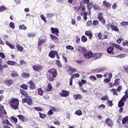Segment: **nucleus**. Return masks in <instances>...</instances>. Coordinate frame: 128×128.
Returning a JSON list of instances; mask_svg holds the SVG:
<instances>
[{
  "instance_id": "obj_61",
  "label": "nucleus",
  "mask_w": 128,
  "mask_h": 128,
  "mask_svg": "<svg viewBox=\"0 0 128 128\" xmlns=\"http://www.w3.org/2000/svg\"><path fill=\"white\" fill-rule=\"evenodd\" d=\"M27 36L28 38H34V34L32 33H28Z\"/></svg>"
},
{
  "instance_id": "obj_51",
  "label": "nucleus",
  "mask_w": 128,
  "mask_h": 128,
  "mask_svg": "<svg viewBox=\"0 0 128 128\" xmlns=\"http://www.w3.org/2000/svg\"><path fill=\"white\" fill-rule=\"evenodd\" d=\"M112 80H110V78H106L104 79V84H108V82H110Z\"/></svg>"
},
{
  "instance_id": "obj_27",
  "label": "nucleus",
  "mask_w": 128,
  "mask_h": 128,
  "mask_svg": "<svg viewBox=\"0 0 128 128\" xmlns=\"http://www.w3.org/2000/svg\"><path fill=\"white\" fill-rule=\"evenodd\" d=\"M80 14L81 16H84L83 18L84 20H88V13H86V12H84V13L82 12Z\"/></svg>"
},
{
  "instance_id": "obj_39",
  "label": "nucleus",
  "mask_w": 128,
  "mask_h": 128,
  "mask_svg": "<svg viewBox=\"0 0 128 128\" xmlns=\"http://www.w3.org/2000/svg\"><path fill=\"white\" fill-rule=\"evenodd\" d=\"M75 114L76 116H82V112L80 110H77L75 112Z\"/></svg>"
},
{
  "instance_id": "obj_20",
  "label": "nucleus",
  "mask_w": 128,
  "mask_h": 128,
  "mask_svg": "<svg viewBox=\"0 0 128 128\" xmlns=\"http://www.w3.org/2000/svg\"><path fill=\"white\" fill-rule=\"evenodd\" d=\"M6 64H8V66H16L18 64L16 62L14 61H10V60H8Z\"/></svg>"
},
{
  "instance_id": "obj_54",
  "label": "nucleus",
  "mask_w": 128,
  "mask_h": 128,
  "mask_svg": "<svg viewBox=\"0 0 128 128\" xmlns=\"http://www.w3.org/2000/svg\"><path fill=\"white\" fill-rule=\"evenodd\" d=\"M121 26H128V22H122L120 23Z\"/></svg>"
},
{
  "instance_id": "obj_59",
  "label": "nucleus",
  "mask_w": 128,
  "mask_h": 128,
  "mask_svg": "<svg viewBox=\"0 0 128 128\" xmlns=\"http://www.w3.org/2000/svg\"><path fill=\"white\" fill-rule=\"evenodd\" d=\"M0 57L2 58H6V55H4V52H0Z\"/></svg>"
},
{
  "instance_id": "obj_31",
  "label": "nucleus",
  "mask_w": 128,
  "mask_h": 128,
  "mask_svg": "<svg viewBox=\"0 0 128 128\" xmlns=\"http://www.w3.org/2000/svg\"><path fill=\"white\" fill-rule=\"evenodd\" d=\"M18 116L21 122H24V118H25L24 116H22V114H20Z\"/></svg>"
},
{
  "instance_id": "obj_50",
  "label": "nucleus",
  "mask_w": 128,
  "mask_h": 128,
  "mask_svg": "<svg viewBox=\"0 0 128 128\" xmlns=\"http://www.w3.org/2000/svg\"><path fill=\"white\" fill-rule=\"evenodd\" d=\"M89 78L90 80H92V82H94V80H96V78L94 76H90L89 77Z\"/></svg>"
},
{
  "instance_id": "obj_45",
  "label": "nucleus",
  "mask_w": 128,
  "mask_h": 128,
  "mask_svg": "<svg viewBox=\"0 0 128 128\" xmlns=\"http://www.w3.org/2000/svg\"><path fill=\"white\" fill-rule=\"evenodd\" d=\"M19 28L20 30H26V26L24 25H20L19 26Z\"/></svg>"
},
{
  "instance_id": "obj_37",
  "label": "nucleus",
  "mask_w": 128,
  "mask_h": 128,
  "mask_svg": "<svg viewBox=\"0 0 128 128\" xmlns=\"http://www.w3.org/2000/svg\"><path fill=\"white\" fill-rule=\"evenodd\" d=\"M111 28L112 30H114V32H120L118 28V27L114 25H112Z\"/></svg>"
},
{
  "instance_id": "obj_34",
  "label": "nucleus",
  "mask_w": 128,
  "mask_h": 128,
  "mask_svg": "<svg viewBox=\"0 0 128 128\" xmlns=\"http://www.w3.org/2000/svg\"><path fill=\"white\" fill-rule=\"evenodd\" d=\"M16 48L19 52H22V50H24V47L19 44L16 45Z\"/></svg>"
},
{
  "instance_id": "obj_44",
  "label": "nucleus",
  "mask_w": 128,
  "mask_h": 128,
  "mask_svg": "<svg viewBox=\"0 0 128 128\" xmlns=\"http://www.w3.org/2000/svg\"><path fill=\"white\" fill-rule=\"evenodd\" d=\"M82 40L84 42H86L88 41V38H86V36H82Z\"/></svg>"
},
{
  "instance_id": "obj_28",
  "label": "nucleus",
  "mask_w": 128,
  "mask_h": 128,
  "mask_svg": "<svg viewBox=\"0 0 128 128\" xmlns=\"http://www.w3.org/2000/svg\"><path fill=\"white\" fill-rule=\"evenodd\" d=\"M0 111L1 112H4V114H6V110L4 108V106L2 104H0Z\"/></svg>"
},
{
  "instance_id": "obj_14",
  "label": "nucleus",
  "mask_w": 128,
  "mask_h": 128,
  "mask_svg": "<svg viewBox=\"0 0 128 128\" xmlns=\"http://www.w3.org/2000/svg\"><path fill=\"white\" fill-rule=\"evenodd\" d=\"M85 34L87 36H88L90 40H92V32L90 30L86 31Z\"/></svg>"
},
{
  "instance_id": "obj_4",
  "label": "nucleus",
  "mask_w": 128,
  "mask_h": 128,
  "mask_svg": "<svg viewBox=\"0 0 128 128\" xmlns=\"http://www.w3.org/2000/svg\"><path fill=\"white\" fill-rule=\"evenodd\" d=\"M106 124H107L109 128H112V126H114V121L112 120V119L110 118H108L105 120Z\"/></svg>"
},
{
  "instance_id": "obj_41",
  "label": "nucleus",
  "mask_w": 128,
  "mask_h": 128,
  "mask_svg": "<svg viewBox=\"0 0 128 128\" xmlns=\"http://www.w3.org/2000/svg\"><path fill=\"white\" fill-rule=\"evenodd\" d=\"M10 120L15 124H16V122H18V118L14 116H11Z\"/></svg>"
},
{
  "instance_id": "obj_57",
  "label": "nucleus",
  "mask_w": 128,
  "mask_h": 128,
  "mask_svg": "<svg viewBox=\"0 0 128 128\" xmlns=\"http://www.w3.org/2000/svg\"><path fill=\"white\" fill-rule=\"evenodd\" d=\"M66 48L67 50H72L74 49V47L72 46H67Z\"/></svg>"
},
{
  "instance_id": "obj_24",
  "label": "nucleus",
  "mask_w": 128,
  "mask_h": 128,
  "mask_svg": "<svg viewBox=\"0 0 128 128\" xmlns=\"http://www.w3.org/2000/svg\"><path fill=\"white\" fill-rule=\"evenodd\" d=\"M6 46L10 48H12V50H13V48H14V44H10V42L8 41H6Z\"/></svg>"
},
{
  "instance_id": "obj_60",
  "label": "nucleus",
  "mask_w": 128,
  "mask_h": 128,
  "mask_svg": "<svg viewBox=\"0 0 128 128\" xmlns=\"http://www.w3.org/2000/svg\"><path fill=\"white\" fill-rule=\"evenodd\" d=\"M92 24H93L94 26H98V20H94L93 21Z\"/></svg>"
},
{
  "instance_id": "obj_5",
  "label": "nucleus",
  "mask_w": 128,
  "mask_h": 128,
  "mask_svg": "<svg viewBox=\"0 0 128 128\" xmlns=\"http://www.w3.org/2000/svg\"><path fill=\"white\" fill-rule=\"evenodd\" d=\"M32 69L34 72H40L42 70V66L38 64H36L32 66Z\"/></svg>"
},
{
  "instance_id": "obj_46",
  "label": "nucleus",
  "mask_w": 128,
  "mask_h": 128,
  "mask_svg": "<svg viewBox=\"0 0 128 128\" xmlns=\"http://www.w3.org/2000/svg\"><path fill=\"white\" fill-rule=\"evenodd\" d=\"M106 108V106L104 104H102L98 106V108L99 110H104Z\"/></svg>"
},
{
  "instance_id": "obj_48",
  "label": "nucleus",
  "mask_w": 128,
  "mask_h": 128,
  "mask_svg": "<svg viewBox=\"0 0 128 128\" xmlns=\"http://www.w3.org/2000/svg\"><path fill=\"white\" fill-rule=\"evenodd\" d=\"M94 56L96 58H100L102 56V53H96L94 54Z\"/></svg>"
},
{
  "instance_id": "obj_8",
  "label": "nucleus",
  "mask_w": 128,
  "mask_h": 128,
  "mask_svg": "<svg viewBox=\"0 0 128 128\" xmlns=\"http://www.w3.org/2000/svg\"><path fill=\"white\" fill-rule=\"evenodd\" d=\"M68 94H70V92L66 90H62L60 92V96H64V98H66Z\"/></svg>"
},
{
  "instance_id": "obj_25",
  "label": "nucleus",
  "mask_w": 128,
  "mask_h": 128,
  "mask_svg": "<svg viewBox=\"0 0 128 128\" xmlns=\"http://www.w3.org/2000/svg\"><path fill=\"white\" fill-rule=\"evenodd\" d=\"M10 76L12 78H16V76H18V74L16 71H12Z\"/></svg>"
},
{
  "instance_id": "obj_19",
  "label": "nucleus",
  "mask_w": 128,
  "mask_h": 128,
  "mask_svg": "<svg viewBox=\"0 0 128 128\" xmlns=\"http://www.w3.org/2000/svg\"><path fill=\"white\" fill-rule=\"evenodd\" d=\"M29 84H30V90H36V84H34L32 81H30Z\"/></svg>"
},
{
  "instance_id": "obj_16",
  "label": "nucleus",
  "mask_w": 128,
  "mask_h": 128,
  "mask_svg": "<svg viewBox=\"0 0 128 128\" xmlns=\"http://www.w3.org/2000/svg\"><path fill=\"white\" fill-rule=\"evenodd\" d=\"M4 84H6L7 86H11L12 84H14V80H6L4 81Z\"/></svg>"
},
{
  "instance_id": "obj_47",
  "label": "nucleus",
  "mask_w": 128,
  "mask_h": 128,
  "mask_svg": "<svg viewBox=\"0 0 128 128\" xmlns=\"http://www.w3.org/2000/svg\"><path fill=\"white\" fill-rule=\"evenodd\" d=\"M120 79H116V80H114V86H118V84H120Z\"/></svg>"
},
{
  "instance_id": "obj_26",
  "label": "nucleus",
  "mask_w": 128,
  "mask_h": 128,
  "mask_svg": "<svg viewBox=\"0 0 128 128\" xmlns=\"http://www.w3.org/2000/svg\"><path fill=\"white\" fill-rule=\"evenodd\" d=\"M38 94L39 96H41L44 95V90H42V88H38Z\"/></svg>"
},
{
  "instance_id": "obj_6",
  "label": "nucleus",
  "mask_w": 128,
  "mask_h": 128,
  "mask_svg": "<svg viewBox=\"0 0 128 128\" xmlns=\"http://www.w3.org/2000/svg\"><path fill=\"white\" fill-rule=\"evenodd\" d=\"M67 72L68 74H72V72H76V69L72 68L70 66H68Z\"/></svg>"
},
{
  "instance_id": "obj_40",
  "label": "nucleus",
  "mask_w": 128,
  "mask_h": 128,
  "mask_svg": "<svg viewBox=\"0 0 128 128\" xmlns=\"http://www.w3.org/2000/svg\"><path fill=\"white\" fill-rule=\"evenodd\" d=\"M50 38L52 40H58V37L52 34L50 35Z\"/></svg>"
},
{
  "instance_id": "obj_3",
  "label": "nucleus",
  "mask_w": 128,
  "mask_h": 128,
  "mask_svg": "<svg viewBox=\"0 0 128 128\" xmlns=\"http://www.w3.org/2000/svg\"><path fill=\"white\" fill-rule=\"evenodd\" d=\"M48 74L52 76L54 78H56V76H58V72H56V68H51L48 70Z\"/></svg>"
},
{
  "instance_id": "obj_63",
  "label": "nucleus",
  "mask_w": 128,
  "mask_h": 128,
  "mask_svg": "<svg viewBox=\"0 0 128 128\" xmlns=\"http://www.w3.org/2000/svg\"><path fill=\"white\" fill-rule=\"evenodd\" d=\"M126 54H120L117 56V58H125Z\"/></svg>"
},
{
  "instance_id": "obj_15",
  "label": "nucleus",
  "mask_w": 128,
  "mask_h": 128,
  "mask_svg": "<svg viewBox=\"0 0 128 128\" xmlns=\"http://www.w3.org/2000/svg\"><path fill=\"white\" fill-rule=\"evenodd\" d=\"M56 54H58V52L56 50L51 51L49 54V56H50V58H54V56H56Z\"/></svg>"
},
{
  "instance_id": "obj_38",
  "label": "nucleus",
  "mask_w": 128,
  "mask_h": 128,
  "mask_svg": "<svg viewBox=\"0 0 128 128\" xmlns=\"http://www.w3.org/2000/svg\"><path fill=\"white\" fill-rule=\"evenodd\" d=\"M4 10H8V8L4 6H2L0 7V12H4Z\"/></svg>"
},
{
  "instance_id": "obj_17",
  "label": "nucleus",
  "mask_w": 128,
  "mask_h": 128,
  "mask_svg": "<svg viewBox=\"0 0 128 128\" xmlns=\"http://www.w3.org/2000/svg\"><path fill=\"white\" fill-rule=\"evenodd\" d=\"M103 5L106 6L108 8V10H110V4L107 1H104L103 2Z\"/></svg>"
},
{
  "instance_id": "obj_52",
  "label": "nucleus",
  "mask_w": 128,
  "mask_h": 128,
  "mask_svg": "<svg viewBox=\"0 0 128 128\" xmlns=\"http://www.w3.org/2000/svg\"><path fill=\"white\" fill-rule=\"evenodd\" d=\"M107 104L108 106H112L114 104H112V102L110 100H108Z\"/></svg>"
},
{
  "instance_id": "obj_33",
  "label": "nucleus",
  "mask_w": 128,
  "mask_h": 128,
  "mask_svg": "<svg viewBox=\"0 0 128 128\" xmlns=\"http://www.w3.org/2000/svg\"><path fill=\"white\" fill-rule=\"evenodd\" d=\"M122 122L123 124H128V116L123 118Z\"/></svg>"
},
{
  "instance_id": "obj_36",
  "label": "nucleus",
  "mask_w": 128,
  "mask_h": 128,
  "mask_svg": "<svg viewBox=\"0 0 128 128\" xmlns=\"http://www.w3.org/2000/svg\"><path fill=\"white\" fill-rule=\"evenodd\" d=\"M20 94H22V96H25L26 98L28 96V93L24 90H20Z\"/></svg>"
},
{
  "instance_id": "obj_18",
  "label": "nucleus",
  "mask_w": 128,
  "mask_h": 128,
  "mask_svg": "<svg viewBox=\"0 0 128 128\" xmlns=\"http://www.w3.org/2000/svg\"><path fill=\"white\" fill-rule=\"evenodd\" d=\"M114 50V47L110 46L107 48V52L108 54H114V52H112Z\"/></svg>"
},
{
  "instance_id": "obj_42",
  "label": "nucleus",
  "mask_w": 128,
  "mask_h": 128,
  "mask_svg": "<svg viewBox=\"0 0 128 128\" xmlns=\"http://www.w3.org/2000/svg\"><path fill=\"white\" fill-rule=\"evenodd\" d=\"M20 88H22V90H28V85L26 84H23L20 86Z\"/></svg>"
},
{
  "instance_id": "obj_12",
  "label": "nucleus",
  "mask_w": 128,
  "mask_h": 128,
  "mask_svg": "<svg viewBox=\"0 0 128 128\" xmlns=\"http://www.w3.org/2000/svg\"><path fill=\"white\" fill-rule=\"evenodd\" d=\"M78 76H80V74H74L72 76V77H71L70 78V86H72V80H74L73 78H78Z\"/></svg>"
},
{
  "instance_id": "obj_13",
  "label": "nucleus",
  "mask_w": 128,
  "mask_h": 128,
  "mask_svg": "<svg viewBox=\"0 0 128 128\" xmlns=\"http://www.w3.org/2000/svg\"><path fill=\"white\" fill-rule=\"evenodd\" d=\"M78 50L80 52H84V54L85 52H88V49L84 47L78 46Z\"/></svg>"
},
{
  "instance_id": "obj_23",
  "label": "nucleus",
  "mask_w": 128,
  "mask_h": 128,
  "mask_svg": "<svg viewBox=\"0 0 128 128\" xmlns=\"http://www.w3.org/2000/svg\"><path fill=\"white\" fill-rule=\"evenodd\" d=\"M21 76L22 78H30V74L26 72H23L21 74Z\"/></svg>"
},
{
  "instance_id": "obj_43",
  "label": "nucleus",
  "mask_w": 128,
  "mask_h": 128,
  "mask_svg": "<svg viewBox=\"0 0 128 128\" xmlns=\"http://www.w3.org/2000/svg\"><path fill=\"white\" fill-rule=\"evenodd\" d=\"M125 95L123 96L122 98H124L125 100H127L128 98V90H126L124 92Z\"/></svg>"
},
{
  "instance_id": "obj_29",
  "label": "nucleus",
  "mask_w": 128,
  "mask_h": 128,
  "mask_svg": "<svg viewBox=\"0 0 128 128\" xmlns=\"http://www.w3.org/2000/svg\"><path fill=\"white\" fill-rule=\"evenodd\" d=\"M54 78L56 77H54V76L48 74V80H50V82H54Z\"/></svg>"
},
{
  "instance_id": "obj_11",
  "label": "nucleus",
  "mask_w": 128,
  "mask_h": 128,
  "mask_svg": "<svg viewBox=\"0 0 128 128\" xmlns=\"http://www.w3.org/2000/svg\"><path fill=\"white\" fill-rule=\"evenodd\" d=\"M126 100V99H124V98H122L121 100L118 102V108H122L124 106V102Z\"/></svg>"
},
{
  "instance_id": "obj_22",
  "label": "nucleus",
  "mask_w": 128,
  "mask_h": 128,
  "mask_svg": "<svg viewBox=\"0 0 128 128\" xmlns=\"http://www.w3.org/2000/svg\"><path fill=\"white\" fill-rule=\"evenodd\" d=\"M74 100H80V98H82V95L80 94H74Z\"/></svg>"
},
{
  "instance_id": "obj_30",
  "label": "nucleus",
  "mask_w": 128,
  "mask_h": 128,
  "mask_svg": "<svg viewBox=\"0 0 128 128\" xmlns=\"http://www.w3.org/2000/svg\"><path fill=\"white\" fill-rule=\"evenodd\" d=\"M38 40V46H42L44 42V40L42 39V37H40Z\"/></svg>"
},
{
  "instance_id": "obj_2",
  "label": "nucleus",
  "mask_w": 128,
  "mask_h": 128,
  "mask_svg": "<svg viewBox=\"0 0 128 128\" xmlns=\"http://www.w3.org/2000/svg\"><path fill=\"white\" fill-rule=\"evenodd\" d=\"M84 56L86 58H94V54H92L90 50H88L83 54Z\"/></svg>"
},
{
  "instance_id": "obj_58",
  "label": "nucleus",
  "mask_w": 128,
  "mask_h": 128,
  "mask_svg": "<svg viewBox=\"0 0 128 128\" xmlns=\"http://www.w3.org/2000/svg\"><path fill=\"white\" fill-rule=\"evenodd\" d=\"M92 22L91 20H90L86 22V26H92Z\"/></svg>"
},
{
  "instance_id": "obj_21",
  "label": "nucleus",
  "mask_w": 128,
  "mask_h": 128,
  "mask_svg": "<svg viewBox=\"0 0 128 128\" xmlns=\"http://www.w3.org/2000/svg\"><path fill=\"white\" fill-rule=\"evenodd\" d=\"M112 46L114 48H117V50H124V48H122V46H120L119 45L114 44H112Z\"/></svg>"
},
{
  "instance_id": "obj_53",
  "label": "nucleus",
  "mask_w": 128,
  "mask_h": 128,
  "mask_svg": "<svg viewBox=\"0 0 128 128\" xmlns=\"http://www.w3.org/2000/svg\"><path fill=\"white\" fill-rule=\"evenodd\" d=\"M34 110L37 112H42V109L40 107H35Z\"/></svg>"
},
{
  "instance_id": "obj_1",
  "label": "nucleus",
  "mask_w": 128,
  "mask_h": 128,
  "mask_svg": "<svg viewBox=\"0 0 128 128\" xmlns=\"http://www.w3.org/2000/svg\"><path fill=\"white\" fill-rule=\"evenodd\" d=\"M10 106L13 108V110H18V104L20 102L18 100L17 98H12L10 100Z\"/></svg>"
},
{
  "instance_id": "obj_49",
  "label": "nucleus",
  "mask_w": 128,
  "mask_h": 128,
  "mask_svg": "<svg viewBox=\"0 0 128 128\" xmlns=\"http://www.w3.org/2000/svg\"><path fill=\"white\" fill-rule=\"evenodd\" d=\"M52 86L50 84H48L47 92H50L52 90Z\"/></svg>"
},
{
  "instance_id": "obj_9",
  "label": "nucleus",
  "mask_w": 128,
  "mask_h": 128,
  "mask_svg": "<svg viewBox=\"0 0 128 128\" xmlns=\"http://www.w3.org/2000/svg\"><path fill=\"white\" fill-rule=\"evenodd\" d=\"M98 20L101 22L103 24H106V20L102 17V13H100L98 14Z\"/></svg>"
},
{
  "instance_id": "obj_62",
  "label": "nucleus",
  "mask_w": 128,
  "mask_h": 128,
  "mask_svg": "<svg viewBox=\"0 0 128 128\" xmlns=\"http://www.w3.org/2000/svg\"><path fill=\"white\" fill-rule=\"evenodd\" d=\"M40 18H41L42 20H44V22H46V17H45L44 16V15L42 14V15L40 16Z\"/></svg>"
},
{
  "instance_id": "obj_35",
  "label": "nucleus",
  "mask_w": 128,
  "mask_h": 128,
  "mask_svg": "<svg viewBox=\"0 0 128 128\" xmlns=\"http://www.w3.org/2000/svg\"><path fill=\"white\" fill-rule=\"evenodd\" d=\"M6 114H4V113L0 111V118H2V120H4V118H6Z\"/></svg>"
},
{
  "instance_id": "obj_7",
  "label": "nucleus",
  "mask_w": 128,
  "mask_h": 128,
  "mask_svg": "<svg viewBox=\"0 0 128 128\" xmlns=\"http://www.w3.org/2000/svg\"><path fill=\"white\" fill-rule=\"evenodd\" d=\"M22 104L27 102L29 106H30V104H32V98H28L26 99V98L22 99Z\"/></svg>"
},
{
  "instance_id": "obj_64",
  "label": "nucleus",
  "mask_w": 128,
  "mask_h": 128,
  "mask_svg": "<svg viewBox=\"0 0 128 128\" xmlns=\"http://www.w3.org/2000/svg\"><path fill=\"white\" fill-rule=\"evenodd\" d=\"M112 24H106V28L108 30H110V28H112Z\"/></svg>"
},
{
  "instance_id": "obj_56",
  "label": "nucleus",
  "mask_w": 128,
  "mask_h": 128,
  "mask_svg": "<svg viewBox=\"0 0 128 128\" xmlns=\"http://www.w3.org/2000/svg\"><path fill=\"white\" fill-rule=\"evenodd\" d=\"M39 115H40V118H46V114H42L40 112H39Z\"/></svg>"
},
{
  "instance_id": "obj_10",
  "label": "nucleus",
  "mask_w": 128,
  "mask_h": 128,
  "mask_svg": "<svg viewBox=\"0 0 128 128\" xmlns=\"http://www.w3.org/2000/svg\"><path fill=\"white\" fill-rule=\"evenodd\" d=\"M50 30L51 32H52V34H56V36H58L60 30H58V28H51Z\"/></svg>"
},
{
  "instance_id": "obj_32",
  "label": "nucleus",
  "mask_w": 128,
  "mask_h": 128,
  "mask_svg": "<svg viewBox=\"0 0 128 128\" xmlns=\"http://www.w3.org/2000/svg\"><path fill=\"white\" fill-rule=\"evenodd\" d=\"M56 64L58 66V68H62V63H60V60H56Z\"/></svg>"
},
{
  "instance_id": "obj_55",
  "label": "nucleus",
  "mask_w": 128,
  "mask_h": 128,
  "mask_svg": "<svg viewBox=\"0 0 128 128\" xmlns=\"http://www.w3.org/2000/svg\"><path fill=\"white\" fill-rule=\"evenodd\" d=\"M101 100H108V95H106V96H104L100 98Z\"/></svg>"
}]
</instances>
